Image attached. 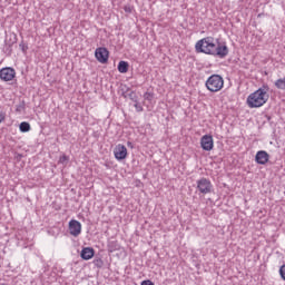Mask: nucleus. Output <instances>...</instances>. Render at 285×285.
<instances>
[{
  "mask_svg": "<svg viewBox=\"0 0 285 285\" xmlns=\"http://www.w3.org/2000/svg\"><path fill=\"white\" fill-rule=\"evenodd\" d=\"M127 97L134 101V104H137V101H139V96H137V92L135 91H130L127 94Z\"/></svg>",
  "mask_w": 285,
  "mask_h": 285,
  "instance_id": "4468645a",
  "label": "nucleus"
},
{
  "mask_svg": "<svg viewBox=\"0 0 285 285\" xmlns=\"http://www.w3.org/2000/svg\"><path fill=\"white\" fill-rule=\"evenodd\" d=\"M200 146H202L203 150H207V151L213 150V148L215 146V144L213 141V136H210V135L203 136L200 139Z\"/></svg>",
  "mask_w": 285,
  "mask_h": 285,
  "instance_id": "1a4fd4ad",
  "label": "nucleus"
},
{
  "mask_svg": "<svg viewBox=\"0 0 285 285\" xmlns=\"http://www.w3.org/2000/svg\"><path fill=\"white\" fill-rule=\"evenodd\" d=\"M69 233L72 235V237H79V235H81V223L75 219L70 220Z\"/></svg>",
  "mask_w": 285,
  "mask_h": 285,
  "instance_id": "6e6552de",
  "label": "nucleus"
},
{
  "mask_svg": "<svg viewBox=\"0 0 285 285\" xmlns=\"http://www.w3.org/2000/svg\"><path fill=\"white\" fill-rule=\"evenodd\" d=\"M154 97H155V94H153V92L146 91V92L144 94V99H145L146 101H153Z\"/></svg>",
  "mask_w": 285,
  "mask_h": 285,
  "instance_id": "f3484780",
  "label": "nucleus"
},
{
  "mask_svg": "<svg viewBox=\"0 0 285 285\" xmlns=\"http://www.w3.org/2000/svg\"><path fill=\"white\" fill-rule=\"evenodd\" d=\"M134 107L136 108L137 112H144V107L140 106L139 100H136Z\"/></svg>",
  "mask_w": 285,
  "mask_h": 285,
  "instance_id": "a211bd4d",
  "label": "nucleus"
},
{
  "mask_svg": "<svg viewBox=\"0 0 285 285\" xmlns=\"http://www.w3.org/2000/svg\"><path fill=\"white\" fill-rule=\"evenodd\" d=\"M67 159H68V157L62 156V157L60 158V161L63 163V161H66Z\"/></svg>",
  "mask_w": 285,
  "mask_h": 285,
  "instance_id": "b1692460",
  "label": "nucleus"
},
{
  "mask_svg": "<svg viewBox=\"0 0 285 285\" xmlns=\"http://www.w3.org/2000/svg\"><path fill=\"white\" fill-rule=\"evenodd\" d=\"M17 77V71L12 67H6L0 70V79L2 81H12Z\"/></svg>",
  "mask_w": 285,
  "mask_h": 285,
  "instance_id": "423d86ee",
  "label": "nucleus"
},
{
  "mask_svg": "<svg viewBox=\"0 0 285 285\" xmlns=\"http://www.w3.org/2000/svg\"><path fill=\"white\" fill-rule=\"evenodd\" d=\"M128 68H129V65L127 61L121 60L118 63V72H120L121 75H126V72H128Z\"/></svg>",
  "mask_w": 285,
  "mask_h": 285,
  "instance_id": "f8f14e48",
  "label": "nucleus"
},
{
  "mask_svg": "<svg viewBox=\"0 0 285 285\" xmlns=\"http://www.w3.org/2000/svg\"><path fill=\"white\" fill-rule=\"evenodd\" d=\"M268 92L259 88L247 97V106L249 108H262L268 101Z\"/></svg>",
  "mask_w": 285,
  "mask_h": 285,
  "instance_id": "f03ea898",
  "label": "nucleus"
},
{
  "mask_svg": "<svg viewBox=\"0 0 285 285\" xmlns=\"http://www.w3.org/2000/svg\"><path fill=\"white\" fill-rule=\"evenodd\" d=\"M268 159H271V155H268L265 150H259L256 153L255 161L256 164H259L261 166H266L268 164Z\"/></svg>",
  "mask_w": 285,
  "mask_h": 285,
  "instance_id": "9d476101",
  "label": "nucleus"
},
{
  "mask_svg": "<svg viewBox=\"0 0 285 285\" xmlns=\"http://www.w3.org/2000/svg\"><path fill=\"white\" fill-rule=\"evenodd\" d=\"M3 119H6V115H3L2 111H0V124L1 121H3Z\"/></svg>",
  "mask_w": 285,
  "mask_h": 285,
  "instance_id": "5701e85b",
  "label": "nucleus"
},
{
  "mask_svg": "<svg viewBox=\"0 0 285 285\" xmlns=\"http://www.w3.org/2000/svg\"><path fill=\"white\" fill-rule=\"evenodd\" d=\"M140 285H155V283H153V281L147 279V281H142Z\"/></svg>",
  "mask_w": 285,
  "mask_h": 285,
  "instance_id": "4be33fe9",
  "label": "nucleus"
},
{
  "mask_svg": "<svg viewBox=\"0 0 285 285\" xmlns=\"http://www.w3.org/2000/svg\"><path fill=\"white\" fill-rule=\"evenodd\" d=\"M205 86L209 92H219L224 88V78L214 73L206 80Z\"/></svg>",
  "mask_w": 285,
  "mask_h": 285,
  "instance_id": "7ed1b4c3",
  "label": "nucleus"
},
{
  "mask_svg": "<svg viewBox=\"0 0 285 285\" xmlns=\"http://www.w3.org/2000/svg\"><path fill=\"white\" fill-rule=\"evenodd\" d=\"M95 57L99 63H108V57H110V52L106 47H99L95 51Z\"/></svg>",
  "mask_w": 285,
  "mask_h": 285,
  "instance_id": "39448f33",
  "label": "nucleus"
},
{
  "mask_svg": "<svg viewBox=\"0 0 285 285\" xmlns=\"http://www.w3.org/2000/svg\"><path fill=\"white\" fill-rule=\"evenodd\" d=\"M109 248H110L111 252H112V250H117V243H116V242H111V243L109 244Z\"/></svg>",
  "mask_w": 285,
  "mask_h": 285,
  "instance_id": "aec40b11",
  "label": "nucleus"
},
{
  "mask_svg": "<svg viewBox=\"0 0 285 285\" xmlns=\"http://www.w3.org/2000/svg\"><path fill=\"white\" fill-rule=\"evenodd\" d=\"M20 132H30V124L26 121L21 122Z\"/></svg>",
  "mask_w": 285,
  "mask_h": 285,
  "instance_id": "2eb2a0df",
  "label": "nucleus"
},
{
  "mask_svg": "<svg viewBox=\"0 0 285 285\" xmlns=\"http://www.w3.org/2000/svg\"><path fill=\"white\" fill-rule=\"evenodd\" d=\"M81 259L88 262V259H92L95 257V249L92 247H85L80 253Z\"/></svg>",
  "mask_w": 285,
  "mask_h": 285,
  "instance_id": "9b49d317",
  "label": "nucleus"
},
{
  "mask_svg": "<svg viewBox=\"0 0 285 285\" xmlns=\"http://www.w3.org/2000/svg\"><path fill=\"white\" fill-rule=\"evenodd\" d=\"M128 92H130V88H127L126 91H122L121 96L124 97V99H128Z\"/></svg>",
  "mask_w": 285,
  "mask_h": 285,
  "instance_id": "412c9836",
  "label": "nucleus"
},
{
  "mask_svg": "<svg viewBox=\"0 0 285 285\" xmlns=\"http://www.w3.org/2000/svg\"><path fill=\"white\" fill-rule=\"evenodd\" d=\"M114 155L118 161H121L126 159V157H128V149L126 148V146L119 144L115 147Z\"/></svg>",
  "mask_w": 285,
  "mask_h": 285,
  "instance_id": "0eeeda50",
  "label": "nucleus"
},
{
  "mask_svg": "<svg viewBox=\"0 0 285 285\" xmlns=\"http://www.w3.org/2000/svg\"><path fill=\"white\" fill-rule=\"evenodd\" d=\"M279 275H281L282 279L285 282V264L281 266Z\"/></svg>",
  "mask_w": 285,
  "mask_h": 285,
  "instance_id": "6ab92c4d",
  "label": "nucleus"
},
{
  "mask_svg": "<svg viewBox=\"0 0 285 285\" xmlns=\"http://www.w3.org/2000/svg\"><path fill=\"white\" fill-rule=\"evenodd\" d=\"M196 52L203 55H210L212 57H218V59H226L228 57V46L222 45V42L215 40L213 37H206L198 40L195 45Z\"/></svg>",
  "mask_w": 285,
  "mask_h": 285,
  "instance_id": "f257e3e1",
  "label": "nucleus"
},
{
  "mask_svg": "<svg viewBox=\"0 0 285 285\" xmlns=\"http://www.w3.org/2000/svg\"><path fill=\"white\" fill-rule=\"evenodd\" d=\"M274 86L277 88V90H285V77L281 78V79H277L274 82Z\"/></svg>",
  "mask_w": 285,
  "mask_h": 285,
  "instance_id": "ddd939ff",
  "label": "nucleus"
},
{
  "mask_svg": "<svg viewBox=\"0 0 285 285\" xmlns=\"http://www.w3.org/2000/svg\"><path fill=\"white\" fill-rule=\"evenodd\" d=\"M197 184V190L202 195H208L213 193V183H210V179L208 178H200L196 181Z\"/></svg>",
  "mask_w": 285,
  "mask_h": 285,
  "instance_id": "20e7f679",
  "label": "nucleus"
},
{
  "mask_svg": "<svg viewBox=\"0 0 285 285\" xmlns=\"http://www.w3.org/2000/svg\"><path fill=\"white\" fill-rule=\"evenodd\" d=\"M26 50H28V47L22 46V52H26Z\"/></svg>",
  "mask_w": 285,
  "mask_h": 285,
  "instance_id": "393cba45",
  "label": "nucleus"
},
{
  "mask_svg": "<svg viewBox=\"0 0 285 285\" xmlns=\"http://www.w3.org/2000/svg\"><path fill=\"white\" fill-rule=\"evenodd\" d=\"M94 266H96L97 268H104V261L101 258H95Z\"/></svg>",
  "mask_w": 285,
  "mask_h": 285,
  "instance_id": "dca6fc26",
  "label": "nucleus"
}]
</instances>
